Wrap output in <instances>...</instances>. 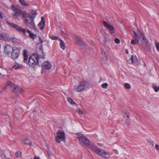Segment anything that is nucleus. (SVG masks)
I'll use <instances>...</instances> for the list:
<instances>
[{"instance_id": "1", "label": "nucleus", "mask_w": 159, "mask_h": 159, "mask_svg": "<svg viewBox=\"0 0 159 159\" xmlns=\"http://www.w3.org/2000/svg\"><path fill=\"white\" fill-rule=\"evenodd\" d=\"M44 59V55L42 45L39 48V51H36L30 56L29 59L28 64L31 67H34L37 63L39 66L42 65L43 60Z\"/></svg>"}, {"instance_id": "2", "label": "nucleus", "mask_w": 159, "mask_h": 159, "mask_svg": "<svg viewBox=\"0 0 159 159\" xmlns=\"http://www.w3.org/2000/svg\"><path fill=\"white\" fill-rule=\"evenodd\" d=\"M133 37L138 43L139 41L141 42L142 47L146 51L150 52L151 51L149 41L147 40L143 33L139 29H138L137 33L134 31H133Z\"/></svg>"}, {"instance_id": "3", "label": "nucleus", "mask_w": 159, "mask_h": 159, "mask_svg": "<svg viewBox=\"0 0 159 159\" xmlns=\"http://www.w3.org/2000/svg\"><path fill=\"white\" fill-rule=\"evenodd\" d=\"M11 9L13 11L14 18L20 20L21 19L27 18L30 16V15L25 11L22 12V11L16 8L14 5L11 6Z\"/></svg>"}, {"instance_id": "4", "label": "nucleus", "mask_w": 159, "mask_h": 159, "mask_svg": "<svg viewBox=\"0 0 159 159\" xmlns=\"http://www.w3.org/2000/svg\"><path fill=\"white\" fill-rule=\"evenodd\" d=\"M90 149L94 151L95 153L103 158L109 159L110 158L109 153L103 149H100L93 145H91L89 146Z\"/></svg>"}, {"instance_id": "5", "label": "nucleus", "mask_w": 159, "mask_h": 159, "mask_svg": "<svg viewBox=\"0 0 159 159\" xmlns=\"http://www.w3.org/2000/svg\"><path fill=\"white\" fill-rule=\"evenodd\" d=\"M89 87V83L86 80H83L78 85H75L73 90L76 92H79L88 89Z\"/></svg>"}, {"instance_id": "6", "label": "nucleus", "mask_w": 159, "mask_h": 159, "mask_svg": "<svg viewBox=\"0 0 159 159\" xmlns=\"http://www.w3.org/2000/svg\"><path fill=\"white\" fill-rule=\"evenodd\" d=\"M77 137L78 139L80 144L84 147H88L90 144L89 139L81 134H77Z\"/></svg>"}, {"instance_id": "7", "label": "nucleus", "mask_w": 159, "mask_h": 159, "mask_svg": "<svg viewBox=\"0 0 159 159\" xmlns=\"http://www.w3.org/2000/svg\"><path fill=\"white\" fill-rule=\"evenodd\" d=\"M7 25L10 27H12L15 29L16 30L20 33H22L24 34H25L26 30L25 29H23L18 25L14 24L13 23H10L8 21L7 22Z\"/></svg>"}, {"instance_id": "8", "label": "nucleus", "mask_w": 159, "mask_h": 159, "mask_svg": "<svg viewBox=\"0 0 159 159\" xmlns=\"http://www.w3.org/2000/svg\"><path fill=\"white\" fill-rule=\"evenodd\" d=\"M65 133L64 131H61L58 132L57 134L56 141L58 143L65 139Z\"/></svg>"}, {"instance_id": "9", "label": "nucleus", "mask_w": 159, "mask_h": 159, "mask_svg": "<svg viewBox=\"0 0 159 159\" xmlns=\"http://www.w3.org/2000/svg\"><path fill=\"white\" fill-rule=\"evenodd\" d=\"M25 18V23L26 25L30 29H34L35 25L34 22V20L30 19V20H28L27 18Z\"/></svg>"}, {"instance_id": "10", "label": "nucleus", "mask_w": 159, "mask_h": 159, "mask_svg": "<svg viewBox=\"0 0 159 159\" xmlns=\"http://www.w3.org/2000/svg\"><path fill=\"white\" fill-rule=\"evenodd\" d=\"M7 86H8L11 88H15V90L14 91L15 92H16L17 91H19V92L20 93L22 91V89L20 88L19 87H16V86L11 81H8L7 82Z\"/></svg>"}, {"instance_id": "11", "label": "nucleus", "mask_w": 159, "mask_h": 159, "mask_svg": "<svg viewBox=\"0 0 159 159\" xmlns=\"http://www.w3.org/2000/svg\"><path fill=\"white\" fill-rule=\"evenodd\" d=\"M103 24L105 27L109 30L111 34H113L114 32V27L113 26L105 21H103Z\"/></svg>"}, {"instance_id": "12", "label": "nucleus", "mask_w": 159, "mask_h": 159, "mask_svg": "<svg viewBox=\"0 0 159 159\" xmlns=\"http://www.w3.org/2000/svg\"><path fill=\"white\" fill-rule=\"evenodd\" d=\"M20 54V51L17 48L13 49L11 52V56L13 59L17 58Z\"/></svg>"}, {"instance_id": "13", "label": "nucleus", "mask_w": 159, "mask_h": 159, "mask_svg": "<svg viewBox=\"0 0 159 159\" xmlns=\"http://www.w3.org/2000/svg\"><path fill=\"white\" fill-rule=\"evenodd\" d=\"M75 43L81 46H85V43L83 41V39L80 37L76 36L75 39Z\"/></svg>"}, {"instance_id": "14", "label": "nucleus", "mask_w": 159, "mask_h": 159, "mask_svg": "<svg viewBox=\"0 0 159 159\" xmlns=\"http://www.w3.org/2000/svg\"><path fill=\"white\" fill-rule=\"evenodd\" d=\"M44 59L42 61V65L40 66H42V67L45 69L48 70L50 69L52 66V65L51 63L48 61H44L43 62Z\"/></svg>"}, {"instance_id": "15", "label": "nucleus", "mask_w": 159, "mask_h": 159, "mask_svg": "<svg viewBox=\"0 0 159 159\" xmlns=\"http://www.w3.org/2000/svg\"><path fill=\"white\" fill-rule=\"evenodd\" d=\"M13 48L11 45H6L4 48V52L5 53L9 54L12 52Z\"/></svg>"}, {"instance_id": "16", "label": "nucleus", "mask_w": 159, "mask_h": 159, "mask_svg": "<svg viewBox=\"0 0 159 159\" xmlns=\"http://www.w3.org/2000/svg\"><path fill=\"white\" fill-rule=\"evenodd\" d=\"M41 20L40 22L38 24V26L41 30H42L44 29L45 21L44 18L43 16H42L41 17Z\"/></svg>"}, {"instance_id": "17", "label": "nucleus", "mask_w": 159, "mask_h": 159, "mask_svg": "<svg viewBox=\"0 0 159 159\" xmlns=\"http://www.w3.org/2000/svg\"><path fill=\"white\" fill-rule=\"evenodd\" d=\"M137 59L135 55H132L130 59L128 60V61L129 63L132 64L134 62L137 61Z\"/></svg>"}, {"instance_id": "18", "label": "nucleus", "mask_w": 159, "mask_h": 159, "mask_svg": "<svg viewBox=\"0 0 159 159\" xmlns=\"http://www.w3.org/2000/svg\"><path fill=\"white\" fill-rule=\"evenodd\" d=\"M0 39L5 41H8L10 40V38L7 35H3L0 33Z\"/></svg>"}, {"instance_id": "19", "label": "nucleus", "mask_w": 159, "mask_h": 159, "mask_svg": "<svg viewBox=\"0 0 159 159\" xmlns=\"http://www.w3.org/2000/svg\"><path fill=\"white\" fill-rule=\"evenodd\" d=\"M23 55L24 57V62L27 63L28 62V55L26 50H23Z\"/></svg>"}, {"instance_id": "20", "label": "nucleus", "mask_w": 159, "mask_h": 159, "mask_svg": "<svg viewBox=\"0 0 159 159\" xmlns=\"http://www.w3.org/2000/svg\"><path fill=\"white\" fill-rule=\"evenodd\" d=\"M123 120L127 123H128L129 122V113L128 112L126 113L124 115Z\"/></svg>"}, {"instance_id": "21", "label": "nucleus", "mask_w": 159, "mask_h": 159, "mask_svg": "<svg viewBox=\"0 0 159 159\" xmlns=\"http://www.w3.org/2000/svg\"><path fill=\"white\" fill-rule=\"evenodd\" d=\"M23 142L26 145H31L32 144L31 140L28 138L25 139L23 140Z\"/></svg>"}, {"instance_id": "22", "label": "nucleus", "mask_w": 159, "mask_h": 159, "mask_svg": "<svg viewBox=\"0 0 159 159\" xmlns=\"http://www.w3.org/2000/svg\"><path fill=\"white\" fill-rule=\"evenodd\" d=\"M27 32L29 34V36L30 38H32L33 39H34L37 37V35L34 34L32 33L30 31L27 30Z\"/></svg>"}, {"instance_id": "23", "label": "nucleus", "mask_w": 159, "mask_h": 159, "mask_svg": "<svg viewBox=\"0 0 159 159\" xmlns=\"http://www.w3.org/2000/svg\"><path fill=\"white\" fill-rule=\"evenodd\" d=\"M60 46L61 48L63 50L65 49V45L64 42L61 39H60Z\"/></svg>"}, {"instance_id": "24", "label": "nucleus", "mask_w": 159, "mask_h": 159, "mask_svg": "<svg viewBox=\"0 0 159 159\" xmlns=\"http://www.w3.org/2000/svg\"><path fill=\"white\" fill-rule=\"evenodd\" d=\"M32 15L30 16H30L29 17L30 19V18H31V19L34 20V19L35 18V16L37 14V13L35 11H32Z\"/></svg>"}, {"instance_id": "25", "label": "nucleus", "mask_w": 159, "mask_h": 159, "mask_svg": "<svg viewBox=\"0 0 159 159\" xmlns=\"http://www.w3.org/2000/svg\"><path fill=\"white\" fill-rule=\"evenodd\" d=\"M68 101L71 104H76V103L73 101L70 98L68 97L67 98Z\"/></svg>"}, {"instance_id": "26", "label": "nucleus", "mask_w": 159, "mask_h": 159, "mask_svg": "<svg viewBox=\"0 0 159 159\" xmlns=\"http://www.w3.org/2000/svg\"><path fill=\"white\" fill-rule=\"evenodd\" d=\"M61 35L66 39H69V37L68 35L65 33L63 31H61Z\"/></svg>"}, {"instance_id": "27", "label": "nucleus", "mask_w": 159, "mask_h": 159, "mask_svg": "<svg viewBox=\"0 0 159 159\" xmlns=\"http://www.w3.org/2000/svg\"><path fill=\"white\" fill-rule=\"evenodd\" d=\"M19 2L23 6H26L28 5L24 0H20Z\"/></svg>"}, {"instance_id": "28", "label": "nucleus", "mask_w": 159, "mask_h": 159, "mask_svg": "<svg viewBox=\"0 0 159 159\" xmlns=\"http://www.w3.org/2000/svg\"><path fill=\"white\" fill-rule=\"evenodd\" d=\"M39 42L41 44V46L39 48V49H37V51H38H38H39V48H40L41 47V46L42 45V47H43V45H42V43L43 42V39H42V38H41V37H39ZM42 49H43L42 48Z\"/></svg>"}, {"instance_id": "29", "label": "nucleus", "mask_w": 159, "mask_h": 159, "mask_svg": "<svg viewBox=\"0 0 159 159\" xmlns=\"http://www.w3.org/2000/svg\"><path fill=\"white\" fill-rule=\"evenodd\" d=\"M49 37L53 40H58L60 41V39H61L58 37L55 36H52L51 37Z\"/></svg>"}, {"instance_id": "30", "label": "nucleus", "mask_w": 159, "mask_h": 159, "mask_svg": "<svg viewBox=\"0 0 159 159\" xmlns=\"http://www.w3.org/2000/svg\"><path fill=\"white\" fill-rule=\"evenodd\" d=\"M19 68H20V66L18 64H16L13 66L12 68H11V70L13 69L17 70Z\"/></svg>"}, {"instance_id": "31", "label": "nucleus", "mask_w": 159, "mask_h": 159, "mask_svg": "<svg viewBox=\"0 0 159 159\" xmlns=\"http://www.w3.org/2000/svg\"><path fill=\"white\" fill-rule=\"evenodd\" d=\"M133 38H134L133 37ZM134 39H132L131 41V44L132 45H135L137 43H138L136 40L134 38Z\"/></svg>"}, {"instance_id": "32", "label": "nucleus", "mask_w": 159, "mask_h": 159, "mask_svg": "<svg viewBox=\"0 0 159 159\" xmlns=\"http://www.w3.org/2000/svg\"><path fill=\"white\" fill-rule=\"evenodd\" d=\"M2 159H10V158L7 157L4 154L1 155Z\"/></svg>"}, {"instance_id": "33", "label": "nucleus", "mask_w": 159, "mask_h": 159, "mask_svg": "<svg viewBox=\"0 0 159 159\" xmlns=\"http://www.w3.org/2000/svg\"><path fill=\"white\" fill-rule=\"evenodd\" d=\"M125 87L127 89H129L130 88L131 86L130 84L128 83H125L124 85Z\"/></svg>"}, {"instance_id": "34", "label": "nucleus", "mask_w": 159, "mask_h": 159, "mask_svg": "<svg viewBox=\"0 0 159 159\" xmlns=\"http://www.w3.org/2000/svg\"><path fill=\"white\" fill-rule=\"evenodd\" d=\"M108 86V84L107 83H104L103 84H102L101 86L104 89H106Z\"/></svg>"}, {"instance_id": "35", "label": "nucleus", "mask_w": 159, "mask_h": 159, "mask_svg": "<svg viewBox=\"0 0 159 159\" xmlns=\"http://www.w3.org/2000/svg\"><path fill=\"white\" fill-rule=\"evenodd\" d=\"M16 157H20L21 156V153L20 152H16Z\"/></svg>"}, {"instance_id": "36", "label": "nucleus", "mask_w": 159, "mask_h": 159, "mask_svg": "<svg viewBox=\"0 0 159 159\" xmlns=\"http://www.w3.org/2000/svg\"><path fill=\"white\" fill-rule=\"evenodd\" d=\"M153 88L156 92H157L159 90V86L157 87V86H155L153 87Z\"/></svg>"}, {"instance_id": "37", "label": "nucleus", "mask_w": 159, "mask_h": 159, "mask_svg": "<svg viewBox=\"0 0 159 159\" xmlns=\"http://www.w3.org/2000/svg\"><path fill=\"white\" fill-rule=\"evenodd\" d=\"M76 112L78 113L79 115H81L83 114L82 111L79 109H78L76 110Z\"/></svg>"}, {"instance_id": "38", "label": "nucleus", "mask_w": 159, "mask_h": 159, "mask_svg": "<svg viewBox=\"0 0 159 159\" xmlns=\"http://www.w3.org/2000/svg\"><path fill=\"white\" fill-rule=\"evenodd\" d=\"M115 42L116 44H119L120 43V40L118 38H116L115 40Z\"/></svg>"}, {"instance_id": "39", "label": "nucleus", "mask_w": 159, "mask_h": 159, "mask_svg": "<svg viewBox=\"0 0 159 159\" xmlns=\"http://www.w3.org/2000/svg\"><path fill=\"white\" fill-rule=\"evenodd\" d=\"M156 46L157 50L159 51V43L157 42L156 43Z\"/></svg>"}, {"instance_id": "40", "label": "nucleus", "mask_w": 159, "mask_h": 159, "mask_svg": "<svg viewBox=\"0 0 159 159\" xmlns=\"http://www.w3.org/2000/svg\"><path fill=\"white\" fill-rule=\"evenodd\" d=\"M3 14L1 11H0V18L2 19L3 18Z\"/></svg>"}, {"instance_id": "41", "label": "nucleus", "mask_w": 159, "mask_h": 159, "mask_svg": "<svg viewBox=\"0 0 159 159\" xmlns=\"http://www.w3.org/2000/svg\"><path fill=\"white\" fill-rule=\"evenodd\" d=\"M155 148H156V149L157 150H158V149L159 148V145H157V144H156L155 145Z\"/></svg>"}, {"instance_id": "42", "label": "nucleus", "mask_w": 159, "mask_h": 159, "mask_svg": "<svg viewBox=\"0 0 159 159\" xmlns=\"http://www.w3.org/2000/svg\"><path fill=\"white\" fill-rule=\"evenodd\" d=\"M34 159H40L39 157L37 156H34Z\"/></svg>"}, {"instance_id": "43", "label": "nucleus", "mask_w": 159, "mask_h": 159, "mask_svg": "<svg viewBox=\"0 0 159 159\" xmlns=\"http://www.w3.org/2000/svg\"><path fill=\"white\" fill-rule=\"evenodd\" d=\"M125 52L127 54H128L129 53V51H128V49H126V50H125Z\"/></svg>"}, {"instance_id": "44", "label": "nucleus", "mask_w": 159, "mask_h": 159, "mask_svg": "<svg viewBox=\"0 0 159 159\" xmlns=\"http://www.w3.org/2000/svg\"><path fill=\"white\" fill-rule=\"evenodd\" d=\"M114 152H115L116 153V154H117L118 153V151H117L116 150H114Z\"/></svg>"}, {"instance_id": "45", "label": "nucleus", "mask_w": 159, "mask_h": 159, "mask_svg": "<svg viewBox=\"0 0 159 159\" xmlns=\"http://www.w3.org/2000/svg\"><path fill=\"white\" fill-rule=\"evenodd\" d=\"M48 155H49V156L51 155V154H50V153L48 152Z\"/></svg>"}, {"instance_id": "46", "label": "nucleus", "mask_w": 159, "mask_h": 159, "mask_svg": "<svg viewBox=\"0 0 159 159\" xmlns=\"http://www.w3.org/2000/svg\"><path fill=\"white\" fill-rule=\"evenodd\" d=\"M104 54H105V53L104 52Z\"/></svg>"}, {"instance_id": "47", "label": "nucleus", "mask_w": 159, "mask_h": 159, "mask_svg": "<svg viewBox=\"0 0 159 159\" xmlns=\"http://www.w3.org/2000/svg\"><path fill=\"white\" fill-rule=\"evenodd\" d=\"M158 151H159V149H158Z\"/></svg>"}, {"instance_id": "48", "label": "nucleus", "mask_w": 159, "mask_h": 159, "mask_svg": "<svg viewBox=\"0 0 159 159\" xmlns=\"http://www.w3.org/2000/svg\"><path fill=\"white\" fill-rule=\"evenodd\" d=\"M20 0H19V1H20Z\"/></svg>"}]
</instances>
